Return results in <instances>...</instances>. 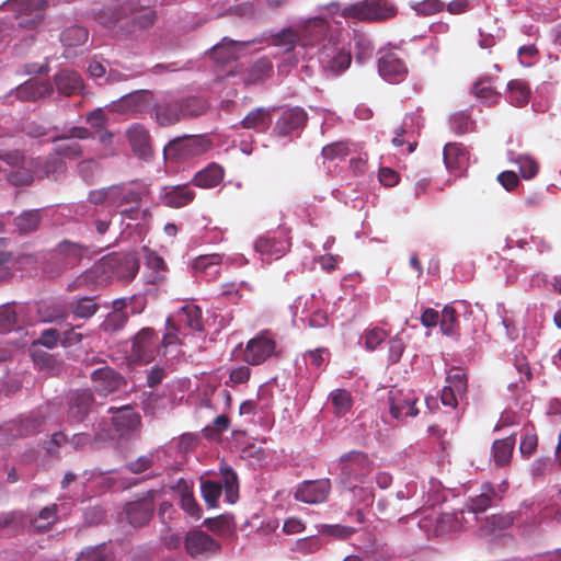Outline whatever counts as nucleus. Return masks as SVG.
I'll list each match as a JSON object with an SVG mask.
<instances>
[{
    "mask_svg": "<svg viewBox=\"0 0 561 561\" xmlns=\"http://www.w3.org/2000/svg\"><path fill=\"white\" fill-rule=\"evenodd\" d=\"M322 20L319 14L308 19H299L294 23L277 31L264 33L260 42L276 47L286 55L278 64L279 71H288L297 66L301 59H306L313 50L314 43L322 32Z\"/></svg>",
    "mask_w": 561,
    "mask_h": 561,
    "instance_id": "nucleus-1",
    "label": "nucleus"
},
{
    "mask_svg": "<svg viewBox=\"0 0 561 561\" xmlns=\"http://www.w3.org/2000/svg\"><path fill=\"white\" fill-rule=\"evenodd\" d=\"M340 10V4L332 2L321 9L319 18L322 20V32L319 39L313 45L311 54L306 59L317 58L324 72L339 75L346 70L351 65V50L348 47V32L333 30V24H341L335 19Z\"/></svg>",
    "mask_w": 561,
    "mask_h": 561,
    "instance_id": "nucleus-2",
    "label": "nucleus"
},
{
    "mask_svg": "<svg viewBox=\"0 0 561 561\" xmlns=\"http://www.w3.org/2000/svg\"><path fill=\"white\" fill-rule=\"evenodd\" d=\"M340 480L348 491H355L357 483H364L374 469V462L367 454L352 450L339 458Z\"/></svg>",
    "mask_w": 561,
    "mask_h": 561,
    "instance_id": "nucleus-3",
    "label": "nucleus"
},
{
    "mask_svg": "<svg viewBox=\"0 0 561 561\" xmlns=\"http://www.w3.org/2000/svg\"><path fill=\"white\" fill-rule=\"evenodd\" d=\"M220 474L222 482L216 481H202L201 492L205 503L215 508L218 506V500L225 492V500L229 504H234L239 499V483L237 473L229 466L220 467Z\"/></svg>",
    "mask_w": 561,
    "mask_h": 561,
    "instance_id": "nucleus-4",
    "label": "nucleus"
},
{
    "mask_svg": "<svg viewBox=\"0 0 561 561\" xmlns=\"http://www.w3.org/2000/svg\"><path fill=\"white\" fill-rule=\"evenodd\" d=\"M186 329L203 330L202 310L195 305H185L173 318H168L167 331L162 337L164 345L181 343V336L186 334Z\"/></svg>",
    "mask_w": 561,
    "mask_h": 561,
    "instance_id": "nucleus-5",
    "label": "nucleus"
},
{
    "mask_svg": "<svg viewBox=\"0 0 561 561\" xmlns=\"http://www.w3.org/2000/svg\"><path fill=\"white\" fill-rule=\"evenodd\" d=\"M139 270L137 257L133 253H112L102 257L94 266V273L104 279H133Z\"/></svg>",
    "mask_w": 561,
    "mask_h": 561,
    "instance_id": "nucleus-6",
    "label": "nucleus"
},
{
    "mask_svg": "<svg viewBox=\"0 0 561 561\" xmlns=\"http://www.w3.org/2000/svg\"><path fill=\"white\" fill-rule=\"evenodd\" d=\"M47 5V0H5L0 10L13 12L19 27L33 31L43 23Z\"/></svg>",
    "mask_w": 561,
    "mask_h": 561,
    "instance_id": "nucleus-7",
    "label": "nucleus"
},
{
    "mask_svg": "<svg viewBox=\"0 0 561 561\" xmlns=\"http://www.w3.org/2000/svg\"><path fill=\"white\" fill-rule=\"evenodd\" d=\"M341 18L359 21H379L396 15L397 10L390 0H364L344 7L339 12Z\"/></svg>",
    "mask_w": 561,
    "mask_h": 561,
    "instance_id": "nucleus-8",
    "label": "nucleus"
},
{
    "mask_svg": "<svg viewBox=\"0 0 561 561\" xmlns=\"http://www.w3.org/2000/svg\"><path fill=\"white\" fill-rule=\"evenodd\" d=\"M168 346L152 329L144 328L129 342L128 359L134 363H149L160 354L161 348Z\"/></svg>",
    "mask_w": 561,
    "mask_h": 561,
    "instance_id": "nucleus-9",
    "label": "nucleus"
},
{
    "mask_svg": "<svg viewBox=\"0 0 561 561\" xmlns=\"http://www.w3.org/2000/svg\"><path fill=\"white\" fill-rule=\"evenodd\" d=\"M27 170L18 171L11 175V183L14 185H27L34 178L43 179L49 175L59 174L65 171V162L59 156L49 154L47 158H36L27 162Z\"/></svg>",
    "mask_w": 561,
    "mask_h": 561,
    "instance_id": "nucleus-10",
    "label": "nucleus"
},
{
    "mask_svg": "<svg viewBox=\"0 0 561 561\" xmlns=\"http://www.w3.org/2000/svg\"><path fill=\"white\" fill-rule=\"evenodd\" d=\"M465 512L460 513H442L433 517H425L419 522V527L423 529L427 536H449L457 534L467 527Z\"/></svg>",
    "mask_w": 561,
    "mask_h": 561,
    "instance_id": "nucleus-11",
    "label": "nucleus"
},
{
    "mask_svg": "<svg viewBox=\"0 0 561 561\" xmlns=\"http://www.w3.org/2000/svg\"><path fill=\"white\" fill-rule=\"evenodd\" d=\"M208 149L209 142L204 137L185 136L170 141L163 152L167 159L181 161L199 156Z\"/></svg>",
    "mask_w": 561,
    "mask_h": 561,
    "instance_id": "nucleus-12",
    "label": "nucleus"
},
{
    "mask_svg": "<svg viewBox=\"0 0 561 561\" xmlns=\"http://www.w3.org/2000/svg\"><path fill=\"white\" fill-rule=\"evenodd\" d=\"M276 353V342L271 331L264 330L248 341L243 360L249 365H261Z\"/></svg>",
    "mask_w": 561,
    "mask_h": 561,
    "instance_id": "nucleus-13",
    "label": "nucleus"
},
{
    "mask_svg": "<svg viewBox=\"0 0 561 561\" xmlns=\"http://www.w3.org/2000/svg\"><path fill=\"white\" fill-rule=\"evenodd\" d=\"M389 412L396 420H404L405 417H414L419 410L415 408L417 398L412 391L401 389H391L388 392Z\"/></svg>",
    "mask_w": 561,
    "mask_h": 561,
    "instance_id": "nucleus-14",
    "label": "nucleus"
},
{
    "mask_svg": "<svg viewBox=\"0 0 561 561\" xmlns=\"http://www.w3.org/2000/svg\"><path fill=\"white\" fill-rule=\"evenodd\" d=\"M257 42L260 41L252 39L239 42L225 37L219 44L215 45L210 49V57L216 62H228L229 60L244 56L249 51V48Z\"/></svg>",
    "mask_w": 561,
    "mask_h": 561,
    "instance_id": "nucleus-15",
    "label": "nucleus"
},
{
    "mask_svg": "<svg viewBox=\"0 0 561 561\" xmlns=\"http://www.w3.org/2000/svg\"><path fill=\"white\" fill-rule=\"evenodd\" d=\"M185 549L194 558H208L220 550V545L208 534L194 530L186 535Z\"/></svg>",
    "mask_w": 561,
    "mask_h": 561,
    "instance_id": "nucleus-16",
    "label": "nucleus"
},
{
    "mask_svg": "<svg viewBox=\"0 0 561 561\" xmlns=\"http://www.w3.org/2000/svg\"><path fill=\"white\" fill-rule=\"evenodd\" d=\"M330 490L331 482L329 479L308 480L297 486L294 497L307 504H318L327 500Z\"/></svg>",
    "mask_w": 561,
    "mask_h": 561,
    "instance_id": "nucleus-17",
    "label": "nucleus"
},
{
    "mask_svg": "<svg viewBox=\"0 0 561 561\" xmlns=\"http://www.w3.org/2000/svg\"><path fill=\"white\" fill-rule=\"evenodd\" d=\"M153 510V493L149 492L141 499L127 503L124 512L131 526L141 527L151 519Z\"/></svg>",
    "mask_w": 561,
    "mask_h": 561,
    "instance_id": "nucleus-18",
    "label": "nucleus"
},
{
    "mask_svg": "<svg viewBox=\"0 0 561 561\" xmlns=\"http://www.w3.org/2000/svg\"><path fill=\"white\" fill-rule=\"evenodd\" d=\"M467 391L466 375L460 369H453L446 377V385L440 394V401L445 407L455 409L458 400Z\"/></svg>",
    "mask_w": 561,
    "mask_h": 561,
    "instance_id": "nucleus-19",
    "label": "nucleus"
},
{
    "mask_svg": "<svg viewBox=\"0 0 561 561\" xmlns=\"http://www.w3.org/2000/svg\"><path fill=\"white\" fill-rule=\"evenodd\" d=\"M225 256L218 253L195 257L191 263L192 273L203 280H213L220 275Z\"/></svg>",
    "mask_w": 561,
    "mask_h": 561,
    "instance_id": "nucleus-20",
    "label": "nucleus"
},
{
    "mask_svg": "<svg viewBox=\"0 0 561 561\" xmlns=\"http://www.w3.org/2000/svg\"><path fill=\"white\" fill-rule=\"evenodd\" d=\"M313 296L299 297L294 305V316L312 328H322L328 321L327 313L318 307L313 309Z\"/></svg>",
    "mask_w": 561,
    "mask_h": 561,
    "instance_id": "nucleus-21",
    "label": "nucleus"
},
{
    "mask_svg": "<svg viewBox=\"0 0 561 561\" xmlns=\"http://www.w3.org/2000/svg\"><path fill=\"white\" fill-rule=\"evenodd\" d=\"M44 423L42 412H35L5 424L4 431L12 438H23L39 432Z\"/></svg>",
    "mask_w": 561,
    "mask_h": 561,
    "instance_id": "nucleus-22",
    "label": "nucleus"
},
{
    "mask_svg": "<svg viewBox=\"0 0 561 561\" xmlns=\"http://www.w3.org/2000/svg\"><path fill=\"white\" fill-rule=\"evenodd\" d=\"M378 71L380 77L390 83H398L407 76L405 65L393 51H387L379 58Z\"/></svg>",
    "mask_w": 561,
    "mask_h": 561,
    "instance_id": "nucleus-23",
    "label": "nucleus"
},
{
    "mask_svg": "<svg viewBox=\"0 0 561 561\" xmlns=\"http://www.w3.org/2000/svg\"><path fill=\"white\" fill-rule=\"evenodd\" d=\"M112 423L118 437H131L139 430L140 417L130 407L126 405L116 411Z\"/></svg>",
    "mask_w": 561,
    "mask_h": 561,
    "instance_id": "nucleus-24",
    "label": "nucleus"
},
{
    "mask_svg": "<svg viewBox=\"0 0 561 561\" xmlns=\"http://www.w3.org/2000/svg\"><path fill=\"white\" fill-rule=\"evenodd\" d=\"M289 248V241L283 234H266L255 242V250L267 260L283 256Z\"/></svg>",
    "mask_w": 561,
    "mask_h": 561,
    "instance_id": "nucleus-25",
    "label": "nucleus"
},
{
    "mask_svg": "<svg viewBox=\"0 0 561 561\" xmlns=\"http://www.w3.org/2000/svg\"><path fill=\"white\" fill-rule=\"evenodd\" d=\"M195 192L187 185H169L162 187L160 202L171 208H181L193 202Z\"/></svg>",
    "mask_w": 561,
    "mask_h": 561,
    "instance_id": "nucleus-26",
    "label": "nucleus"
},
{
    "mask_svg": "<svg viewBox=\"0 0 561 561\" xmlns=\"http://www.w3.org/2000/svg\"><path fill=\"white\" fill-rule=\"evenodd\" d=\"M444 162L450 173L461 175L469 167L468 150L459 144H447L444 148Z\"/></svg>",
    "mask_w": 561,
    "mask_h": 561,
    "instance_id": "nucleus-27",
    "label": "nucleus"
},
{
    "mask_svg": "<svg viewBox=\"0 0 561 561\" xmlns=\"http://www.w3.org/2000/svg\"><path fill=\"white\" fill-rule=\"evenodd\" d=\"M93 398L89 390H76L68 398V421L81 422L90 412Z\"/></svg>",
    "mask_w": 561,
    "mask_h": 561,
    "instance_id": "nucleus-28",
    "label": "nucleus"
},
{
    "mask_svg": "<svg viewBox=\"0 0 561 561\" xmlns=\"http://www.w3.org/2000/svg\"><path fill=\"white\" fill-rule=\"evenodd\" d=\"M89 202L94 205H104L111 210H116L121 206L125 205L122 185L116 184L94 190L89 194Z\"/></svg>",
    "mask_w": 561,
    "mask_h": 561,
    "instance_id": "nucleus-29",
    "label": "nucleus"
},
{
    "mask_svg": "<svg viewBox=\"0 0 561 561\" xmlns=\"http://www.w3.org/2000/svg\"><path fill=\"white\" fill-rule=\"evenodd\" d=\"M91 379L94 383L95 390L102 396H106L115 391L123 383V378L114 369L107 366L94 370L91 375Z\"/></svg>",
    "mask_w": 561,
    "mask_h": 561,
    "instance_id": "nucleus-30",
    "label": "nucleus"
},
{
    "mask_svg": "<svg viewBox=\"0 0 561 561\" xmlns=\"http://www.w3.org/2000/svg\"><path fill=\"white\" fill-rule=\"evenodd\" d=\"M307 121L306 112L300 107L285 110L278 121L275 129L279 135H288L304 127Z\"/></svg>",
    "mask_w": 561,
    "mask_h": 561,
    "instance_id": "nucleus-31",
    "label": "nucleus"
},
{
    "mask_svg": "<svg viewBox=\"0 0 561 561\" xmlns=\"http://www.w3.org/2000/svg\"><path fill=\"white\" fill-rule=\"evenodd\" d=\"M51 85L44 80L30 79L15 90V96L22 101H35L51 93Z\"/></svg>",
    "mask_w": 561,
    "mask_h": 561,
    "instance_id": "nucleus-32",
    "label": "nucleus"
},
{
    "mask_svg": "<svg viewBox=\"0 0 561 561\" xmlns=\"http://www.w3.org/2000/svg\"><path fill=\"white\" fill-rule=\"evenodd\" d=\"M128 140L133 147L134 152L141 159H147L151 156V148L149 144V134L141 125H133L127 131Z\"/></svg>",
    "mask_w": 561,
    "mask_h": 561,
    "instance_id": "nucleus-33",
    "label": "nucleus"
},
{
    "mask_svg": "<svg viewBox=\"0 0 561 561\" xmlns=\"http://www.w3.org/2000/svg\"><path fill=\"white\" fill-rule=\"evenodd\" d=\"M142 256L147 268L151 271L148 275L147 282L156 284L162 280L167 272V265L163 259L146 247L142 248Z\"/></svg>",
    "mask_w": 561,
    "mask_h": 561,
    "instance_id": "nucleus-34",
    "label": "nucleus"
},
{
    "mask_svg": "<svg viewBox=\"0 0 561 561\" xmlns=\"http://www.w3.org/2000/svg\"><path fill=\"white\" fill-rule=\"evenodd\" d=\"M224 169L216 164L211 163L207 165L205 169L198 171L193 181L194 184L198 187L203 188H211L217 186L224 180Z\"/></svg>",
    "mask_w": 561,
    "mask_h": 561,
    "instance_id": "nucleus-35",
    "label": "nucleus"
},
{
    "mask_svg": "<svg viewBox=\"0 0 561 561\" xmlns=\"http://www.w3.org/2000/svg\"><path fill=\"white\" fill-rule=\"evenodd\" d=\"M55 83L58 91L66 95H71L79 92L82 87L81 77L70 70H62L55 77Z\"/></svg>",
    "mask_w": 561,
    "mask_h": 561,
    "instance_id": "nucleus-36",
    "label": "nucleus"
},
{
    "mask_svg": "<svg viewBox=\"0 0 561 561\" xmlns=\"http://www.w3.org/2000/svg\"><path fill=\"white\" fill-rule=\"evenodd\" d=\"M272 123L270 111L257 107L251 111L242 121L241 126L247 129L256 131H265Z\"/></svg>",
    "mask_w": 561,
    "mask_h": 561,
    "instance_id": "nucleus-37",
    "label": "nucleus"
},
{
    "mask_svg": "<svg viewBox=\"0 0 561 561\" xmlns=\"http://www.w3.org/2000/svg\"><path fill=\"white\" fill-rule=\"evenodd\" d=\"M273 69L272 61L267 57L259 58L247 70L243 77L244 83L254 84L266 80Z\"/></svg>",
    "mask_w": 561,
    "mask_h": 561,
    "instance_id": "nucleus-38",
    "label": "nucleus"
},
{
    "mask_svg": "<svg viewBox=\"0 0 561 561\" xmlns=\"http://www.w3.org/2000/svg\"><path fill=\"white\" fill-rule=\"evenodd\" d=\"M516 439L510 435L503 439H497L492 446V457L497 466L507 465L511 460Z\"/></svg>",
    "mask_w": 561,
    "mask_h": 561,
    "instance_id": "nucleus-39",
    "label": "nucleus"
},
{
    "mask_svg": "<svg viewBox=\"0 0 561 561\" xmlns=\"http://www.w3.org/2000/svg\"><path fill=\"white\" fill-rule=\"evenodd\" d=\"M508 159L518 165L519 173L525 180L535 178L539 171L538 162L529 154L508 152Z\"/></svg>",
    "mask_w": 561,
    "mask_h": 561,
    "instance_id": "nucleus-40",
    "label": "nucleus"
},
{
    "mask_svg": "<svg viewBox=\"0 0 561 561\" xmlns=\"http://www.w3.org/2000/svg\"><path fill=\"white\" fill-rule=\"evenodd\" d=\"M507 100L515 106H524L528 103L530 96L529 87L522 80H512L507 83Z\"/></svg>",
    "mask_w": 561,
    "mask_h": 561,
    "instance_id": "nucleus-41",
    "label": "nucleus"
},
{
    "mask_svg": "<svg viewBox=\"0 0 561 561\" xmlns=\"http://www.w3.org/2000/svg\"><path fill=\"white\" fill-rule=\"evenodd\" d=\"M329 400L334 408V414L336 416L346 415L353 405V399L351 393L345 389H335L330 392Z\"/></svg>",
    "mask_w": 561,
    "mask_h": 561,
    "instance_id": "nucleus-42",
    "label": "nucleus"
},
{
    "mask_svg": "<svg viewBox=\"0 0 561 561\" xmlns=\"http://www.w3.org/2000/svg\"><path fill=\"white\" fill-rule=\"evenodd\" d=\"M121 185L125 204L138 203L149 193L147 184L140 181L121 183Z\"/></svg>",
    "mask_w": 561,
    "mask_h": 561,
    "instance_id": "nucleus-43",
    "label": "nucleus"
},
{
    "mask_svg": "<svg viewBox=\"0 0 561 561\" xmlns=\"http://www.w3.org/2000/svg\"><path fill=\"white\" fill-rule=\"evenodd\" d=\"M15 227L21 233L35 231L41 224V214L37 209L25 210L14 219Z\"/></svg>",
    "mask_w": 561,
    "mask_h": 561,
    "instance_id": "nucleus-44",
    "label": "nucleus"
},
{
    "mask_svg": "<svg viewBox=\"0 0 561 561\" xmlns=\"http://www.w3.org/2000/svg\"><path fill=\"white\" fill-rule=\"evenodd\" d=\"M57 253L62 257L66 266H73L80 262L83 249L78 243L65 241L58 245Z\"/></svg>",
    "mask_w": 561,
    "mask_h": 561,
    "instance_id": "nucleus-45",
    "label": "nucleus"
},
{
    "mask_svg": "<svg viewBox=\"0 0 561 561\" xmlns=\"http://www.w3.org/2000/svg\"><path fill=\"white\" fill-rule=\"evenodd\" d=\"M414 122V116H407L403 121V125L396 130V135L392 138V144L396 147H401L405 142L409 145L408 152H412L415 148V141L410 140V134L414 133L412 128V124Z\"/></svg>",
    "mask_w": 561,
    "mask_h": 561,
    "instance_id": "nucleus-46",
    "label": "nucleus"
},
{
    "mask_svg": "<svg viewBox=\"0 0 561 561\" xmlns=\"http://www.w3.org/2000/svg\"><path fill=\"white\" fill-rule=\"evenodd\" d=\"M57 520V505L53 504L42 508L33 519V527L38 531L48 530Z\"/></svg>",
    "mask_w": 561,
    "mask_h": 561,
    "instance_id": "nucleus-47",
    "label": "nucleus"
},
{
    "mask_svg": "<svg viewBox=\"0 0 561 561\" xmlns=\"http://www.w3.org/2000/svg\"><path fill=\"white\" fill-rule=\"evenodd\" d=\"M175 105L181 117L198 116L206 110V102L199 98H188Z\"/></svg>",
    "mask_w": 561,
    "mask_h": 561,
    "instance_id": "nucleus-48",
    "label": "nucleus"
},
{
    "mask_svg": "<svg viewBox=\"0 0 561 561\" xmlns=\"http://www.w3.org/2000/svg\"><path fill=\"white\" fill-rule=\"evenodd\" d=\"M353 150V146L348 141H336L330 144L322 149V156L325 160H342Z\"/></svg>",
    "mask_w": 561,
    "mask_h": 561,
    "instance_id": "nucleus-49",
    "label": "nucleus"
},
{
    "mask_svg": "<svg viewBox=\"0 0 561 561\" xmlns=\"http://www.w3.org/2000/svg\"><path fill=\"white\" fill-rule=\"evenodd\" d=\"M156 118L160 125L165 126L176 123L181 118V115L176 105L161 103L157 105Z\"/></svg>",
    "mask_w": 561,
    "mask_h": 561,
    "instance_id": "nucleus-50",
    "label": "nucleus"
},
{
    "mask_svg": "<svg viewBox=\"0 0 561 561\" xmlns=\"http://www.w3.org/2000/svg\"><path fill=\"white\" fill-rule=\"evenodd\" d=\"M440 330L447 336H454L458 333L456 310L449 305L442 310Z\"/></svg>",
    "mask_w": 561,
    "mask_h": 561,
    "instance_id": "nucleus-51",
    "label": "nucleus"
},
{
    "mask_svg": "<svg viewBox=\"0 0 561 561\" xmlns=\"http://www.w3.org/2000/svg\"><path fill=\"white\" fill-rule=\"evenodd\" d=\"M0 159L8 163L9 165L15 168L14 171L9 175V181L11 182V175L18 171H25L28 168L27 162L33 158H25L19 150L5 151L0 153Z\"/></svg>",
    "mask_w": 561,
    "mask_h": 561,
    "instance_id": "nucleus-52",
    "label": "nucleus"
},
{
    "mask_svg": "<svg viewBox=\"0 0 561 561\" xmlns=\"http://www.w3.org/2000/svg\"><path fill=\"white\" fill-rule=\"evenodd\" d=\"M387 337L388 333L386 330L375 327L367 329L360 336V341L364 342V345L368 351H374L385 342Z\"/></svg>",
    "mask_w": 561,
    "mask_h": 561,
    "instance_id": "nucleus-53",
    "label": "nucleus"
},
{
    "mask_svg": "<svg viewBox=\"0 0 561 561\" xmlns=\"http://www.w3.org/2000/svg\"><path fill=\"white\" fill-rule=\"evenodd\" d=\"M18 320L14 304H4L0 306V333L11 332Z\"/></svg>",
    "mask_w": 561,
    "mask_h": 561,
    "instance_id": "nucleus-54",
    "label": "nucleus"
},
{
    "mask_svg": "<svg viewBox=\"0 0 561 561\" xmlns=\"http://www.w3.org/2000/svg\"><path fill=\"white\" fill-rule=\"evenodd\" d=\"M76 561H114L104 545L89 547L81 551Z\"/></svg>",
    "mask_w": 561,
    "mask_h": 561,
    "instance_id": "nucleus-55",
    "label": "nucleus"
},
{
    "mask_svg": "<svg viewBox=\"0 0 561 561\" xmlns=\"http://www.w3.org/2000/svg\"><path fill=\"white\" fill-rule=\"evenodd\" d=\"M477 98L483 100L488 104H495L500 100V94L496 93L489 80H480L473 87Z\"/></svg>",
    "mask_w": 561,
    "mask_h": 561,
    "instance_id": "nucleus-56",
    "label": "nucleus"
},
{
    "mask_svg": "<svg viewBox=\"0 0 561 561\" xmlns=\"http://www.w3.org/2000/svg\"><path fill=\"white\" fill-rule=\"evenodd\" d=\"M205 527L220 536H226L232 530V520L230 517L221 515L215 518H208L204 522Z\"/></svg>",
    "mask_w": 561,
    "mask_h": 561,
    "instance_id": "nucleus-57",
    "label": "nucleus"
},
{
    "mask_svg": "<svg viewBox=\"0 0 561 561\" xmlns=\"http://www.w3.org/2000/svg\"><path fill=\"white\" fill-rule=\"evenodd\" d=\"M513 524V517L510 515H492L486 518L484 534L492 536L497 530H504Z\"/></svg>",
    "mask_w": 561,
    "mask_h": 561,
    "instance_id": "nucleus-58",
    "label": "nucleus"
},
{
    "mask_svg": "<svg viewBox=\"0 0 561 561\" xmlns=\"http://www.w3.org/2000/svg\"><path fill=\"white\" fill-rule=\"evenodd\" d=\"M55 153L59 157L76 159L81 157L82 149L78 141L67 138L55 147Z\"/></svg>",
    "mask_w": 561,
    "mask_h": 561,
    "instance_id": "nucleus-59",
    "label": "nucleus"
},
{
    "mask_svg": "<svg viewBox=\"0 0 561 561\" xmlns=\"http://www.w3.org/2000/svg\"><path fill=\"white\" fill-rule=\"evenodd\" d=\"M159 451H151L147 455L138 457L135 461L129 462L126 468L133 473H142L150 469L158 458Z\"/></svg>",
    "mask_w": 561,
    "mask_h": 561,
    "instance_id": "nucleus-60",
    "label": "nucleus"
},
{
    "mask_svg": "<svg viewBox=\"0 0 561 561\" xmlns=\"http://www.w3.org/2000/svg\"><path fill=\"white\" fill-rule=\"evenodd\" d=\"M445 4L440 0H423L411 5L417 15H432L443 11Z\"/></svg>",
    "mask_w": 561,
    "mask_h": 561,
    "instance_id": "nucleus-61",
    "label": "nucleus"
},
{
    "mask_svg": "<svg viewBox=\"0 0 561 561\" xmlns=\"http://www.w3.org/2000/svg\"><path fill=\"white\" fill-rule=\"evenodd\" d=\"M115 305V309L112 313L108 314L105 325L108 330H119L123 328L128 319L127 310H125L122 305Z\"/></svg>",
    "mask_w": 561,
    "mask_h": 561,
    "instance_id": "nucleus-62",
    "label": "nucleus"
},
{
    "mask_svg": "<svg viewBox=\"0 0 561 561\" xmlns=\"http://www.w3.org/2000/svg\"><path fill=\"white\" fill-rule=\"evenodd\" d=\"M78 172L85 182H93L101 173L99 163L93 159H87L78 164Z\"/></svg>",
    "mask_w": 561,
    "mask_h": 561,
    "instance_id": "nucleus-63",
    "label": "nucleus"
},
{
    "mask_svg": "<svg viewBox=\"0 0 561 561\" xmlns=\"http://www.w3.org/2000/svg\"><path fill=\"white\" fill-rule=\"evenodd\" d=\"M329 355H330V352L327 348L321 347V348L308 351L302 356H304V360L307 365H310V366L319 369L324 366L325 362L329 358Z\"/></svg>",
    "mask_w": 561,
    "mask_h": 561,
    "instance_id": "nucleus-64",
    "label": "nucleus"
}]
</instances>
